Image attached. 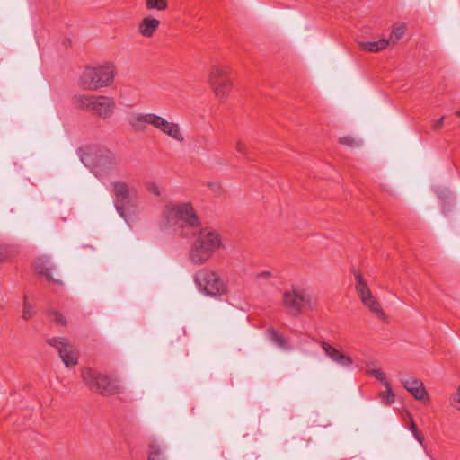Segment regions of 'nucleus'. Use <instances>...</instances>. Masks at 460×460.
<instances>
[{"mask_svg": "<svg viewBox=\"0 0 460 460\" xmlns=\"http://www.w3.org/2000/svg\"><path fill=\"white\" fill-rule=\"evenodd\" d=\"M353 274H354V278L356 280L355 288H356L357 294H360V293H364V292L366 293L367 291L370 290L367 283L366 282L363 275L361 274V272L359 270H354Z\"/></svg>", "mask_w": 460, "mask_h": 460, "instance_id": "22", "label": "nucleus"}, {"mask_svg": "<svg viewBox=\"0 0 460 460\" xmlns=\"http://www.w3.org/2000/svg\"><path fill=\"white\" fill-rule=\"evenodd\" d=\"M146 190L155 196H160L161 194L159 187L155 182H147Z\"/></svg>", "mask_w": 460, "mask_h": 460, "instance_id": "33", "label": "nucleus"}, {"mask_svg": "<svg viewBox=\"0 0 460 460\" xmlns=\"http://www.w3.org/2000/svg\"><path fill=\"white\" fill-rule=\"evenodd\" d=\"M48 316L51 321L58 323V324H61L63 326L66 325V318L59 312H58L56 310H49Z\"/></svg>", "mask_w": 460, "mask_h": 460, "instance_id": "28", "label": "nucleus"}, {"mask_svg": "<svg viewBox=\"0 0 460 460\" xmlns=\"http://www.w3.org/2000/svg\"><path fill=\"white\" fill-rule=\"evenodd\" d=\"M199 290L208 296L219 298L228 292L226 283L219 274L209 269H201L194 276Z\"/></svg>", "mask_w": 460, "mask_h": 460, "instance_id": "7", "label": "nucleus"}, {"mask_svg": "<svg viewBox=\"0 0 460 460\" xmlns=\"http://www.w3.org/2000/svg\"><path fill=\"white\" fill-rule=\"evenodd\" d=\"M405 33V27L403 25L394 26L390 35V40L395 44L401 40Z\"/></svg>", "mask_w": 460, "mask_h": 460, "instance_id": "27", "label": "nucleus"}, {"mask_svg": "<svg viewBox=\"0 0 460 460\" xmlns=\"http://www.w3.org/2000/svg\"><path fill=\"white\" fill-rule=\"evenodd\" d=\"M7 259L6 252L0 249V265Z\"/></svg>", "mask_w": 460, "mask_h": 460, "instance_id": "36", "label": "nucleus"}, {"mask_svg": "<svg viewBox=\"0 0 460 460\" xmlns=\"http://www.w3.org/2000/svg\"><path fill=\"white\" fill-rule=\"evenodd\" d=\"M160 25V21L153 17H145L138 25L139 33L146 38L154 35Z\"/></svg>", "mask_w": 460, "mask_h": 460, "instance_id": "17", "label": "nucleus"}, {"mask_svg": "<svg viewBox=\"0 0 460 460\" xmlns=\"http://www.w3.org/2000/svg\"><path fill=\"white\" fill-rule=\"evenodd\" d=\"M115 108L116 102L112 97L95 95L92 112L103 119H107L112 116Z\"/></svg>", "mask_w": 460, "mask_h": 460, "instance_id": "12", "label": "nucleus"}, {"mask_svg": "<svg viewBox=\"0 0 460 460\" xmlns=\"http://www.w3.org/2000/svg\"><path fill=\"white\" fill-rule=\"evenodd\" d=\"M80 159L98 179L110 176L121 163L119 155L104 146L81 148Z\"/></svg>", "mask_w": 460, "mask_h": 460, "instance_id": "1", "label": "nucleus"}, {"mask_svg": "<svg viewBox=\"0 0 460 460\" xmlns=\"http://www.w3.org/2000/svg\"><path fill=\"white\" fill-rule=\"evenodd\" d=\"M147 460H166L163 447L156 443L148 445Z\"/></svg>", "mask_w": 460, "mask_h": 460, "instance_id": "20", "label": "nucleus"}, {"mask_svg": "<svg viewBox=\"0 0 460 460\" xmlns=\"http://www.w3.org/2000/svg\"><path fill=\"white\" fill-rule=\"evenodd\" d=\"M403 387L418 401L429 402L428 393L425 389L423 382L415 377L404 379L402 381Z\"/></svg>", "mask_w": 460, "mask_h": 460, "instance_id": "13", "label": "nucleus"}, {"mask_svg": "<svg viewBox=\"0 0 460 460\" xmlns=\"http://www.w3.org/2000/svg\"><path fill=\"white\" fill-rule=\"evenodd\" d=\"M116 75V67L112 63L107 62L102 66L86 67L80 76V86L88 91L111 85Z\"/></svg>", "mask_w": 460, "mask_h": 460, "instance_id": "4", "label": "nucleus"}, {"mask_svg": "<svg viewBox=\"0 0 460 460\" xmlns=\"http://www.w3.org/2000/svg\"><path fill=\"white\" fill-rule=\"evenodd\" d=\"M34 306L28 301V296H23V307L22 310V318L25 321L30 320L34 315Z\"/></svg>", "mask_w": 460, "mask_h": 460, "instance_id": "24", "label": "nucleus"}, {"mask_svg": "<svg viewBox=\"0 0 460 460\" xmlns=\"http://www.w3.org/2000/svg\"><path fill=\"white\" fill-rule=\"evenodd\" d=\"M81 377L84 384L91 391L103 396L116 394L120 390V385L117 379H113L108 375L91 367H83L81 369Z\"/></svg>", "mask_w": 460, "mask_h": 460, "instance_id": "6", "label": "nucleus"}, {"mask_svg": "<svg viewBox=\"0 0 460 460\" xmlns=\"http://www.w3.org/2000/svg\"><path fill=\"white\" fill-rule=\"evenodd\" d=\"M409 418V429L411 431L414 438L421 445H424V436L422 433L419 430L416 423L414 422V420L411 413H407Z\"/></svg>", "mask_w": 460, "mask_h": 460, "instance_id": "23", "label": "nucleus"}, {"mask_svg": "<svg viewBox=\"0 0 460 460\" xmlns=\"http://www.w3.org/2000/svg\"><path fill=\"white\" fill-rule=\"evenodd\" d=\"M321 347L323 349L325 355L337 364L344 367H348L352 364V359L350 357L346 356L328 342L322 341Z\"/></svg>", "mask_w": 460, "mask_h": 460, "instance_id": "15", "label": "nucleus"}, {"mask_svg": "<svg viewBox=\"0 0 460 460\" xmlns=\"http://www.w3.org/2000/svg\"><path fill=\"white\" fill-rule=\"evenodd\" d=\"M95 95L81 94L76 95L73 99L74 105L80 110L87 111L92 112Z\"/></svg>", "mask_w": 460, "mask_h": 460, "instance_id": "19", "label": "nucleus"}, {"mask_svg": "<svg viewBox=\"0 0 460 460\" xmlns=\"http://www.w3.org/2000/svg\"><path fill=\"white\" fill-rule=\"evenodd\" d=\"M282 304L287 312L293 316L300 315L305 306L310 309L315 307V302L305 289L294 287L283 293Z\"/></svg>", "mask_w": 460, "mask_h": 460, "instance_id": "9", "label": "nucleus"}, {"mask_svg": "<svg viewBox=\"0 0 460 460\" xmlns=\"http://www.w3.org/2000/svg\"><path fill=\"white\" fill-rule=\"evenodd\" d=\"M235 149L238 153L242 154L244 157L248 158L249 151L244 142L238 140L235 144Z\"/></svg>", "mask_w": 460, "mask_h": 460, "instance_id": "31", "label": "nucleus"}, {"mask_svg": "<svg viewBox=\"0 0 460 460\" xmlns=\"http://www.w3.org/2000/svg\"><path fill=\"white\" fill-rule=\"evenodd\" d=\"M452 404L460 411V385L457 387V390L451 396Z\"/></svg>", "mask_w": 460, "mask_h": 460, "instance_id": "32", "label": "nucleus"}, {"mask_svg": "<svg viewBox=\"0 0 460 460\" xmlns=\"http://www.w3.org/2000/svg\"><path fill=\"white\" fill-rule=\"evenodd\" d=\"M456 114L460 118V110L456 112Z\"/></svg>", "mask_w": 460, "mask_h": 460, "instance_id": "37", "label": "nucleus"}, {"mask_svg": "<svg viewBox=\"0 0 460 460\" xmlns=\"http://www.w3.org/2000/svg\"><path fill=\"white\" fill-rule=\"evenodd\" d=\"M128 123L136 131H144L146 126L150 125L177 142L184 141V136L178 123L168 121L155 113L136 114L129 119Z\"/></svg>", "mask_w": 460, "mask_h": 460, "instance_id": "3", "label": "nucleus"}, {"mask_svg": "<svg viewBox=\"0 0 460 460\" xmlns=\"http://www.w3.org/2000/svg\"><path fill=\"white\" fill-rule=\"evenodd\" d=\"M444 119H445V117L442 116L438 119L435 120L433 125H432L433 129L434 130H439L442 128V126H443Z\"/></svg>", "mask_w": 460, "mask_h": 460, "instance_id": "35", "label": "nucleus"}, {"mask_svg": "<svg viewBox=\"0 0 460 460\" xmlns=\"http://www.w3.org/2000/svg\"><path fill=\"white\" fill-rule=\"evenodd\" d=\"M385 387L386 388V390L380 394V398L385 404L391 405L394 402L395 394H394L390 386V384L388 385V386Z\"/></svg>", "mask_w": 460, "mask_h": 460, "instance_id": "26", "label": "nucleus"}, {"mask_svg": "<svg viewBox=\"0 0 460 460\" xmlns=\"http://www.w3.org/2000/svg\"><path fill=\"white\" fill-rule=\"evenodd\" d=\"M362 304L374 313L379 319L385 321L386 315L382 309L380 303L374 297L372 291L368 290L366 293L358 294Z\"/></svg>", "mask_w": 460, "mask_h": 460, "instance_id": "14", "label": "nucleus"}, {"mask_svg": "<svg viewBox=\"0 0 460 460\" xmlns=\"http://www.w3.org/2000/svg\"><path fill=\"white\" fill-rule=\"evenodd\" d=\"M369 373L380 381L384 386H388L389 382L386 379L385 374L381 369H372Z\"/></svg>", "mask_w": 460, "mask_h": 460, "instance_id": "30", "label": "nucleus"}, {"mask_svg": "<svg viewBox=\"0 0 460 460\" xmlns=\"http://www.w3.org/2000/svg\"><path fill=\"white\" fill-rule=\"evenodd\" d=\"M272 277H273V274L270 270H264V271L259 272L255 275L256 279H269V278H272Z\"/></svg>", "mask_w": 460, "mask_h": 460, "instance_id": "34", "label": "nucleus"}, {"mask_svg": "<svg viewBox=\"0 0 460 460\" xmlns=\"http://www.w3.org/2000/svg\"><path fill=\"white\" fill-rule=\"evenodd\" d=\"M146 7L148 10L164 11L168 7L167 0H146Z\"/></svg>", "mask_w": 460, "mask_h": 460, "instance_id": "25", "label": "nucleus"}, {"mask_svg": "<svg viewBox=\"0 0 460 460\" xmlns=\"http://www.w3.org/2000/svg\"><path fill=\"white\" fill-rule=\"evenodd\" d=\"M111 193L114 198V206L118 214L124 219H127V208L130 196L129 185L123 181H116L111 183Z\"/></svg>", "mask_w": 460, "mask_h": 460, "instance_id": "11", "label": "nucleus"}, {"mask_svg": "<svg viewBox=\"0 0 460 460\" xmlns=\"http://www.w3.org/2000/svg\"><path fill=\"white\" fill-rule=\"evenodd\" d=\"M220 248L225 249L218 232L208 227L200 229L190 250V260L196 265L208 262Z\"/></svg>", "mask_w": 460, "mask_h": 460, "instance_id": "2", "label": "nucleus"}, {"mask_svg": "<svg viewBox=\"0 0 460 460\" xmlns=\"http://www.w3.org/2000/svg\"><path fill=\"white\" fill-rule=\"evenodd\" d=\"M47 343L54 347L58 351L59 358L66 367H73L78 364V352L75 347L67 342L65 338H50Z\"/></svg>", "mask_w": 460, "mask_h": 460, "instance_id": "10", "label": "nucleus"}, {"mask_svg": "<svg viewBox=\"0 0 460 460\" xmlns=\"http://www.w3.org/2000/svg\"><path fill=\"white\" fill-rule=\"evenodd\" d=\"M163 217L169 226L181 223V226H186L190 228L200 226V220L190 202L167 204L163 211Z\"/></svg>", "mask_w": 460, "mask_h": 460, "instance_id": "5", "label": "nucleus"}, {"mask_svg": "<svg viewBox=\"0 0 460 460\" xmlns=\"http://www.w3.org/2000/svg\"><path fill=\"white\" fill-rule=\"evenodd\" d=\"M208 83L219 102H225L233 88L230 68L225 65L212 66L208 75Z\"/></svg>", "mask_w": 460, "mask_h": 460, "instance_id": "8", "label": "nucleus"}, {"mask_svg": "<svg viewBox=\"0 0 460 460\" xmlns=\"http://www.w3.org/2000/svg\"><path fill=\"white\" fill-rule=\"evenodd\" d=\"M267 333H268V336L270 337V339L274 343H276L279 348H281L283 349H289V345H288V341L283 336H281L276 330H274L273 328L269 329L267 331Z\"/></svg>", "mask_w": 460, "mask_h": 460, "instance_id": "21", "label": "nucleus"}, {"mask_svg": "<svg viewBox=\"0 0 460 460\" xmlns=\"http://www.w3.org/2000/svg\"><path fill=\"white\" fill-rule=\"evenodd\" d=\"M33 267L36 273L44 276L49 281H52L59 285L62 284L60 280L55 279L52 277L50 261L48 259L38 258L37 260H35Z\"/></svg>", "mask_w": 460, "mask_h": 460, "instance_id": "16", "label": "nucleus"}, {"mask_svg": "<svg viewBox=\"0 0 460 460\" xmlns=\"http://www.w3.org/2000/svg\"><path fill=\"white\" fill-rule=\"evenodd\" d=\"M361 50L376 53L385 49L389 45V40L381 39L376 41H360L358 42Z\"/></svg>", "mask_w": 460, "mask_h": 460, "instance_id": "18", "label": "nucleus"}, {"mask_svg": "<svg viewBox=\"0 0 460 460\" xmlns=\"http://www.w3.org/2000/svg\"><path fill=\"white\" fill-rule=\"evenodd\" d=\"M339 143L349 147H356L360 145V142L356 140L351 136H344L339 138Z\"/></svg>", "mask_w": 460, "mask_h": 460, "instance_id": "29", "label": "nucleus"}]
</instances>
